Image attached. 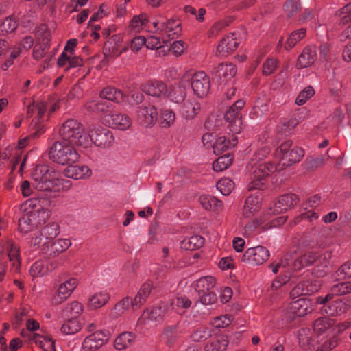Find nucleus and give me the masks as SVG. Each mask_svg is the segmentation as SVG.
<instances>
[{
  "label": "nucleus",
  "instance_id": "obj_26",
  "mask_svg": "<svg viewBox=\"0 0 351 351\" xmlns=\"http://www.w3.org/2000/svg\"><path fill=\"white\" fill-rule=\"evenodd\" d=\"M153 289L152 282L147 281L142 285L140 289L138 290L137 294L132 299L133 304V310L136 311L141 308V306L145 303L147 298L150 295L152 290Z\"/></svg>",
  "mask_w": 351,
  "mask_h": 351
},
{
  "label": "nucleus",
  "instance_id": "obj_24",
  "mask_svg": "<svg viewBox=\"0 0 351 351\" xmlns=\"http://www.w3.org/2000/svg\"><path fill=\"white\" fill-rule=\"evenodd\" d=\"M162 32L169 39H174L181 34V23L178 19L171 18L162 22Z\"/></svg>",
  "mask_w": 351,
  "mask_h": 351
},
{
  "label": "nucleus",
  "instance_id": "obj_17",
  "mask_svg": "<svg viewBox=\"0 0 351 351\" xmlns=\"http://www.w3.org/2000/svg\"><path fill=\"white\" fill-rule=\"evenodd\" d=\"M77 285L76 278H70L60 284L58 291L53 298V302L56 304H61L65 301L73 293Z\"/></svg>",
  "mask_w": 351,
  "mask_h": 351
},
{
  "label": "nucleus",
  "instance_id": "obj_51",
  "mask_svg": "<svg viewBox=\"0 0 351 351\" xmlns=\"http://www.w3.org/2000/svg\"><path fill=\"white\" fill-rule=\"evenodd\" d=\"M232 162V157L229 154H224L213 163V169L215 171L220 172L228 168Z\"/></svg>",
  "mask_w": 351,
  "mask_h": 351
},
{
  "label": "nucleus",
  "instance_id": "obj_39",
  "mask_svg": "<svg viewBox=\"0 0 351 351\" xmlns=\"http://www.w3.org/2000/svg\"><path fill=\"white\" fill-rule=\"evenodd\" d=\"M83 311L81 303L75 301L69 304L62 311V315L66 318L80 319V315Z\"/></svg>",
  "mask_w": 351,
  "mask_h": 351
},
{
  "label": "nucleus",
  "instance_id": "obj_62",
  "mask_svg": "<svg viewBox=\"0 0 351 351\" xmlns=\"http://www.w3.org/2000/svg\"><path fill=\"white\" fill-rule=\"evenodd\" d=\"M17 27V22L11 17L6 18L0 25V31L3 33H11Z\"/></svg>",
  "mask_w": 351,
  "mask_h": 351
},
{
  "label": "nucleus",
  "instance_id": "obj_34",
  "mask_svg": "<svg viewBox=\"0 0 351 351\" xmlns=\"http://www.w3.org/2000/svg\"><path fill=\"white\" fill-rule=\"evenodd\" d=\"M317 257V252H316L312 251L306 252L293 261L292 268L294 270H300L304 267L311 265L314 263L316 264Z\"/></svg>",
  "mask_w": 351,
  "mask_h": 351
},
{
  "label": "nucleus",
  "instance_id": "obj_28",
  "mask_svg": "<svg viewBox=\"0 0 351 351\" xmlns=\"http://www.w3.org/2000/svg\"><path fill=\"white\" fill-rule=\"evenodd\" d=\"M237 137L232 135L229 138L226 136L218 137L213 145V152L220 154L224 151L234 147L237 144Z\"/></svg>",
  "mask_w": 351,
  "mask_h": 351
},
{
  "label": "nucleus",
  "instance_id": "obj_59",
  "mask_svg": "<svg viewBox=\"0 0 351 351\" xmlns=\"http://www.w3.org/2000/svg\"><path fill=\"white\" fill-rule=\"evenodd\" d=\"M315 95V90L311 86L303 89L296 98L295 103L299 105H303L306 100L312 97Z\"/></svg>",
  "mask_w": 351,
  "mask_h": 351
},
{
  "label": "nucleus",
  "instance_id": "obj_29",
  "mask_svg": "<svg viewBox=\"0 0 351 351\" xmlns=\"http://www.w3.org/2000/svg\"><path fill=\"white\" fill-rule=\"evenodd\" d=\"M237 69L232 64L221 63L218 65L215 71V77L222 81L231 80L236 74Z\"/></svg>",
  "mask_w": 351,
  "mask_h": 351
},
{
  "label": "nucleus",
  "instance_id": "obj_50",
  "mask_svg": "<svg viewBox=\"0 0 351 351\" xmlns=\"http://www.w3.org/2000/svg\"><path fill=\"white\" fill-rule=\"evenodd\" d=\"M36 228L37 226L27 213L19 219L18 229L23 234H27Z\"/></svg>",
  "mask_w": 351,
  "mask_h": 351
},
{
  "label": "nucleus",
  "instance_id": "obj_49",
  "mask_svg": "<svg viewBox=\"0 0 351 351\" xmlns=\"http://www.w3.org/2000/svg\"><path fill=\"white\" fill-rule=\"evenodd\" d=\"M109 298V294L106 291L96 293L89 299V306L93 308H101L106 304Z\"/></svg>",
  "mask_w": 351,
  "mask_h": 351
},
{
  "label": "nucleus",
  "instance_id": "obj_30",
  "mask_svg": "<svg viewBox=\"0 0 351 351\" xmlns=\"http://www.w3.org/2000/svg\"><path fill=\"white\" fill-rule=\"evenodd\" d=\"M315 60V50L312 47H306L299 56L296 66L298 69L306 68L313 64Z\"/></svg>",
  "mask_w": 351,
  "mask_h": 351
},
{
  "label": "nucleus",
  "instance_id": "obj_57",
  "mask_svg": "<svg viewBox=\"0 0 351 351\" xmlns=\"http://www.w3.org/2000/svg\"><path fill=\"white\" fill-rule=\"evenodd\" d=\"M299 344L303 348H306L311 343V334L308 328H300L298 332Z\"/></svg>",
  "mask_w": 351,
  "mask_h": 351
},
{
  "label": "nucleus",
  "instance_id": "obj_2",
  "mask_svg": "<svg viewBox=\"0 0 351 351\" xmlns=\"http://www.w3.org/2000/svg\"><path fill=\"white\" fill-rule=\"evenodd\" d=\"M62 140L77 147L87 148L90 146L91 139L85 132L84 126L77 120L69 119L60 128Z\"/></svg>",
  "mask_w": 351,
  "mask_h": 351
},
{
  "label": "nucleus",
  "instance_id": "obj_36",
  "mask_svg": "<svg viewBox=\"0 0 351 351\" xmlns=\"http://www.w3.org/2000/svg\"><path fill=\"white\" fill-rule=\"evenodd\" d=\"M215 285V279L210 276H207L197 280L194 283V289L197 294H204L213 291Z\"/></svg>",
  "mask_w": 351,
  "mask_h": 351
},
{
  "label": "nucleus",
  "instance_id": "obj_42",
  "mask_svg": "<svg viewBox=\"0 0 351 351\" xmlns=\"http://www.w3.org/2000/svg\"><path fill=\"white\" fill-rule=\"evenodd\" d=\"M101 98L117 103L123 101V93L114 87H106L100 93Z\"/></svg>",
  "mask_w": 351,
  "mask_h": 351
},
{
  "label": "nucleus",
  "instance_id": "obj_19",
  "mask_svg": "<svg viewBox=\"0 0 351 351\" xmlns=\"http://www.w3.org/2000/svg\"><path fill=\"white\" fill-rule=\"evenodd\" d=\"M171 305L172 302L169 304L165 302H161L152 309L145 310L142 314V319L143 320L149 319L151 321L161 320L169 313Z\"/></svg>",
  "mask_w": 351,
  "mask_h": 351
},
{
  "label": "nucleus",
  "instance_id": "obj_38",
  "mask_svg": "<svg viewBox=\"0 0 351 351\" xmlns=\"http://www.w3.org/2000/svg\"><path fill=\"white\" fill-rule=\"evenodd\" d=\"M7 249L9 260L12 263V269L15 272L19 271L21 268L19 247L16 243L9 241Z\"/></svg>",
  "mask_w": 351,
  "mask_h": 351
},
{
  "label": "nucleus",
  "instance_id": "obj_52",
  "mask_svg": "<svg viewBox=\"0 0 351 351\" xmlns=\"http://www.w3.org/2000/svg\"><path fill=\"white\" fill-rule=\"evenodd\" d=\"M85 108L90 112H103L104 115L107 110H110L108 106L102 101L93 100L85 104Z\"/></svg>",
  "mask_w": 351,
  "mask_h": 351
},
{
  "label": "nucleus",
  "instance_id": "obj_53",
  "mask_svg": "<svg viewBox=\"0 0 351 351\" xmlns=\"http://www.w3.org/2000/svg\"><path fill=\"white\" fill-rule=\"evenodd\" d=\"M149 18L145 13L134 16L130 21V27L135 32H139L149 23Z\"/></svg>",
  "mask_w": 351,
  "mask_h": 351
},
{
  "label": "nucleus",
  "instance_id": "obj_32",
  "mask_svg": "<svg viewBox=\"0 0 351 351\" xmlns=\"http://www.w3.org/2000/svg\"><path fill=\"white\" fill-rule=\"evenodd\" d=\"M66 66L64 71H67L71 68H75L82 66L83 65V60L78 56L71 57L68 55L66 52H62L58 58L57 64L59 67Z\"/></svg>",
  "mask_w": 351,
  "mask_h": 351
},
{
  "label": "nucleus",
  "instance_id": "obj_41",
  "mask_svg": "<svg viewBox=\"0 0 351 351\" xmlns=\"http://www.w3.org/2000/svg\"><path fill=\"white\" fill-rule=\"evenodd\" d=\"M134 337V334L130 332L120 334L114 340V348L118 350L127 348L132 343Z\"/></svg>",
  "mask_w": 351,
  "mask_h": 351
},
{
  "label": "nucleus",
  "instance_id": "obj_61",
  "mask_svg": "<svg viewBox=\"0 0 351 351\" xmlns=\"http://www.w3.org/2000/svg\"><path fill=\"white\" fill-rule=\"evenodd\" d=\"M199 301L204 305H212L217 302V296L213 291L206 292L204 294H197Z\"/></svg>",
  "mask_w": 351,
  "mask_h": 351
},
{
  "label": "nucleus",
  "instance_id": "obj_45",
  "mask_svg": "<svg viewBox=\"0 0 351 351\" xmlns=\"http://www.w3.org/2000/svg\"><path fill=\"white\" fill-rule=\"evenodd\" d=\"M204 242V239L199 235H193L184 239L181 243L182 248L186 250H195L200 248Z\"/></svg>",
  "mask_w": 351,
  "mask_h": 351
},
{
  "label": "nucleus",
  "instance_id": "obj_33",
  "mask_svg": "<svg viewBox=\"0 0 351 351\" xmlns=\"http://www.w3.org/2000/svg\"><path fill=\"white\" fill-rule=\"evenodd\" d=\"M228 340L226 336L219 335L212 337L204 346V351H223L226 349Z\"/></svg>",
  "mask_w": 351,
  "mask_h": 351
},
{
  "label": "nucleus",
  "instance_id": "obj_5",
  "mask_svg": "<svg viewBox=\"0 0 351 351\" xmlns=\"http://www.w3.org/2000/svg\"><path fill=\"white\" fill-rule=\"evenodd\" d=\"M245 102L242 99L236 101L225 112L224 119L228 123V127L233 134H239L242 130L241 110Z\"/></svg>",
  "mask_w": 351,
  "mask_h": 351
},
{
  "label": "nucleus",
  "instance_id": "obj_23",
  "mask_svg": "<svg viewBox=\"0 0 351 351\" xmlns=\"http://www.w3.org/2000/svg\"><path fill=\"white\" fill-rule=\"evenodd\" d=\"M66 177L74 180L88 178L92 173L90 169L86 165H71L64 169Z\"/></svg>",
  "mask_w": 351,
  "mask_h": 351
},
{
  "label": "nucleus",
  "instance_id": "obj_60",
  "mask_svg": "<svg viewBox=\"0 0 351 351\" xmlns=\"http://www.w3.org/2000/svg\"><path fill=\"white\" fill-rule=\"evenodd\" d=\"M278 66V61L275 58H267L263 64V74L269 75L275 72Z\"/></svg>",
  "mask_w": 351,
  "mask_h": 351
},
{
  "label": "nucleus",
  "instance_id": "obj_21",
  "mask_svg": "<svg viewBox=\"0 0 351 351\" xmlns=\"http://www.w3.org/2000/svg\"><path fill=\"white\" fill-rule=\"evenodd\" d=\"M324 308L325 313L329 315H340L346 313L351 308V300L348 299H337L330 301Z\"/></svg>",
  "mask_w": 351,
  "mask_h": 351
},
{
  "label": "nucleus",
  "instance_id": "obj_54",
  "mask_svg": "<svg viewBox=\"0 0 351 351\" xmlns=\"http://www.w3.org/2000/svg\"><path fill=\"white\" fill-rule=\"evenodd\" d=\"M39 43L49 45L51 40V33L45 24H41L36 32Z\"/></svg>",
  "mask_w": 351,
  "mask_h": 351
},
{
  "label": "nucleus",
  "instance_id": "obj_9",
  "mask_svg": "<svg viewBox=\"0 0 351 351\" xmlns=\"http://www.w3.org/2000/svg\"><path fill=\"white\" fill-rule=\"evenodd\" d=\"M102 119L110 127L120 130H128L132 125L130 117L117 111L107 110L106 113L103 115Z\"/></svg>",
  "mask_w": 351,
  "mask_h": 351
},
{
  "label": "nucleus",
  "instance_id": "obj_20",
  "mask_svg": "<svg viewBox=\"0 0 351 351\" xmlns=\"http://www.w3.org/2000/svg\"><path fill=\"white\" fill-rule=\"evenodd\" d=\"M117 38V36H112L104 43L103 51L107 61L114 59L128 49L126 46L121 47L118 44Z\"/></svg>",
  "mask_w": 351,
  "mask_h": 351
},
{
  "label": "nucleus",
  "instance_id": "obj_15",
  "mask_svg": "<svg viewBox=\"0 0 351 351\" xmlns=\"http://www.w3.org/2000/svg\"><path fill=\"white\" fill-rule=\"evenodd\" d=\"M47 110V106L43 102L36 104V112L37 113L36 117L32 120L30 125L32 130V136L34 138H38L45 132V126L43 123L47 121L48 118H45V112Z\"/></svg>",
  "mask_w": 351,
  "mask_h": 351
},
{
  "label": "nucleus",
  "instance_id": "obj_35",
  "mask_svg": "<svg viewBox=\"0 0 351 351\" xmlns=\"http://www.w3.org/2000/svg\"><path fill=\"white\" fill-rule=\"evenodd\" d=\"M51 199L46 195H39L37 197H32L26 202L28 206L34 210H49Z\"/></svg>",
  "mask_w": 351,
  "mask_h": 351
},
{
  "label": "nucleus",
  "instance_id": "obj_63",
  "mask_svg": "<svg viewBox=\"0 0 351 351\" xmlns=\"http://www.w3.org/2000/svg\"><path fill=\"white\" fill-rule=\"evenodd\" d=\"M339 343L337 336H332L327 339L316 351H330L336 348Z\"/></svg>",
  "mask_w": 351,
  "mask_h": 351
},
{
  "label": "nucleus",
  "instance_id": "obj_4",
  "mask_svg": "<svg viewBox=\"0 0 351 351\" xmlns=\"http://www.w3.org/2000/svg\"><path fill=\"white\" fill-rule=\"evenodd\" d=\"M32 184L38 191H51L60 180L56 179L55 171L45 165H37L32 173Z\"/></svg>",
  "mask_w": 351,
  "mask_h": 351
},
{
  "label": "nucleus",
  "instance_id": "obj_46",
  "mask_svg": "<svg viewBox=\"0 0 351 351\" xmlns=\"http://www.w3.org/2000/svg\"><path fill=\"white\" fill-rule=\"evenodd\" d=\"M27 214L31 218L36 226L38 227V226L45 223L49 218L51 216V211L49 210H44L42 211L31 210L27 213Z\"/></svg>",
  "mask_w": 351,
  "mask_h": 351
},
{
  "label": "nucleus",
  "instance_id": "obj_31",
  "mask_svg": "<svg viewBox=\"0 0 351 351\" xmlns=\"http://www.w3.org/2000/svg\"><path fill=\"white\" fill-rule=\"evenodd\" d=\"M199 202L201 206L206 210H213L218 213L223 208V202L210 195H201L199 197Z\"/></svg>",
  "mask_w": 351,
  "mask_h": 351
},
{
  "label": "nucleus",
  "instance_id": "obj_16",
  "mask_svg": "<svg viewBox=\"0 0 351 351\" xmlns=\"http://www.w3.org/2000/svg\"><path fill=\"white\" fill-rule=\"evenodd\" d=\"M142 90L147 95L160 98L169 96L167 85L162 81L151 80L141 86Z\"/></svg>",
  "mask_w": 351,
  "mask_h": 351
},
{
  "label": "nucleus",
  "instance_id": "obj_56",
  "mask_svg": "<svg viewBox=\"0 0 351 351\" xmlns=\"http://www.w3.org/2000/svg\"><path fill=\"white\" fill-rule=\"evenodd\" d=\"M234 182L228 178L219 180L216 184L217 189L223 195H228L234 189Z\"/></svg>",
  "mask_w": 351,
  "mask_h": 351
},
{
  "label": "nucleus",
  "instance_id": "obj_8",
  "mask_svg": "<svg viewBox=\"0 0 351 351\" xmlns=\"http://www.w3.org/2000/svg\"><path fill=\"white\" fill-rule=\"evenodd\" d=\"M269 257V250L263 246L258 245L248 248L241 256V260L246 264L260 265L265 263Z\"/></svg>",
  "mask_w": 351,
  "mask_h": 351
},
{
  "label": "nucleus",
  "instance_id": "obj_44",
  "mask_svg": "<svg viewBox=\"0 0 351 351\" xmlns=\"http://www.w3.org/2000/svg\"><path fill=\"white\" fill-rule=\"evenodd\" d=\"M60 233L59 225L57 223H50L44 226L40 231V236L45 238V240L52 241Z\"/></svg>",
  "mask_w": 351,
  "mask_h": 351
},
{
  "label": "nucleus",
  "instance_id": "obj_47",
  "mask_svg": "<svg viewBox=\"0 0 351 351\" xmlns=\"http://www.w3.org/2000/svg\"><path fill=\"white\" fill-rule=\"evenodd\" d=\"M334 324V321L329 317H319L314 322L313 330L318 334H322L330 329Z\"/></svg>",
  "mask_w": 351,
  "mask_h": 351
},
{
  "label": "nucleus",
  "instance_id": "obj_6",
  "mask_svg": "<svg viewBox=\"0 0 351 351\" xmlns=\"http://www.w3.org/2000/svg\"><path fill=\"white\" fill-rule=\"evenodd\" d=\"M88 136L91 139L90 145L94 143L96 146L103 148L111 146L114 140L111 131L96 125L89 126Z\"/></svg>",
  "mask_w": 351,
  "mask_h": 351
},
{
  "label": "nucleus",
  "instance_id": "obj_64",
  "mask_svg": "<svg viewBox=\"0 0 351 351\" xmlns=\"http://www.w3.org/2000/svg\"><path fill=\"white\" fill-rule=\"evenodd\" d=\"M337 15L341 17V22L343 24L351 22V2L339 10Z\"/></svg>",
  "mask_w": 351,
  "mask_h": 351
},
{
  "label": "nucleus",
  "instance_id": "obj_12",
  "mask_svg": "<svg viewBox=\"0 0 351 351\" xmlns=\"http://www.w3.org/2000/svg\"><path fill=\"white\" fill-rule=\"evenodd\" d=\"M191 88L198 97H206L210 88V77L204 71H199L191 77Z\"/></svg>",
  "mask_w": 351,
  "mask_h": 351
},
{
  "label": "nucleus",
  "instance_id": "obj_11",
  "mask_svg": "<svg viewBox=\"0 0 351 351\" xmlns=\"http://www.w3.org/2000/svg\"><path fill=\"white\" fill-rule=\"evenodd\" d=\"M110 336V332L106 330L94 332L84 339L82 348L85 351H95L107 343Z\"/></svg>",
  "mask_w": 351,
  "mask_h": 351
},
{
  "label": "nucleus",
  "instance_id": "obj_14",
  "mask_svg": "<svg viewBox=\"0 0 351 351\" xmlns=\"http://www.w3.org/2000/svg\"><path fill=\"white\" fill-rule=\"evenodd\" d=\"M351 293V281L339 282L332 285L328 293L325 296H319L316 298V302L319 304L327 305L335 296H341Z\"/></svg>",
  "mask_w": 351,
  "mask_h": 351
},
{
  "label": "nucleus",
  "instance_id": "obj_13",
  "mask_svg": "<svg viewBox=\"0 0 351 351\" xmlns=\"http://www.w3.org/2000/svg\"><path fill=\"white\" fill-rule=\"evenodd\" d=\"M158 111L154 106L147 104L138 108L137 121L144 128L152 127L158 119Z\"/></svg>",
  "mask_w": 351,
  "mask_h": 351
},
{
  "label": "nucleus",
  "instance_id": "obj_40",
  "mask_svg": "<svg viewBox=\"0 0 351 351\" xmlns=\"http://www.w3.org/2000/svg\"><path fill=\"white\" fill-rule=\"evenodd\" d=\"M134 302L130 297H125L117 302L112 310L113 317H118L124 314L130 306L133 308Z\"/></svg>",
  "mask_w": 351,
  "mask_h": 351
},
{
  "label": "nucleus",
  "instance_id": "obj_25",
  "mask_svg": "<svg viewBox=\"0 0 351 351\" xmlns=\"http://www.w3.org/2000/svg\"><path fill=\"white\" fill-rule=\"evenodd\" d=\"M318 290L316 285L310 280H304L298 283L290 291V295L295 298L300 295H311Z\"/></svg>",
  "mask_w": 351,
  "mask_h": 351
},
{
  "label": "nucleus",
  "instance_id": "obj_10",
  "mask_svg": "<svg viewBox=\"0 0 351 351\" xmlns=\"http://www.w3.org/2000/svg\"><path fill=\"white\" fill-rule=\"evenodd\" d=\"M71 245L67 239H59L54 241H45L42 245L41 252L46 258L56 257L66 251Z\"/></svg>",
  "mask_w": 351,
  "mask_h": 351
},
{
  "label": "nucleus",
  "instance_id": "obj_1",
  "mask_svg": "<svg viewBox=\"0 0 351 351\" xmlns=\"http://www.w3.org/2000/svg\"><path fill=\"white\" fill-rule=\"evenodd\" d=\"M291 141H286L276 149V155L280 156V163L274 165L270 162L259 164L255 167L252 181L248 184V189L263 190L265 188V182L268 176L274 171H280L285 167L299 162L304 157V152L301 147H292Z\"/></svg>",
  "mask_w": 351,
  "mask_h": 351
},
{
  "label": "nucleus",
  "instance_id": "obj_7",
  "mask_svg": "<svg viewBox=\"0 0 351 351\" xmlns=\"http://www.w3.org/2000/svg\"><path fill=\"white\" fill-rule=\"evenodd\" d=\"M313 311L311 301L305 298H299L291 302L285 312L286 319L289 322L293 321L297 317L304 316Z\"/></svg>",
  "mask_w": 351,
  "mask_h": 351
},
{
  "label": "nucleus",
  "instance_id": "obj_48",
  "mask_svg": "<svg viewBox=\"0 0 351 351\" xmlns=\"http://www.w3.org/2000/svg\"><path fill=\"white\" fill-rule=\"evenodd\" d=\"M306 35V29L301 28L297 31L293 32L285 43V49L289 50L294 47L298 42L304 38Z\"/></svg>",
  "mask_w": 351,
  "mask_h": 351
},
{
  "label": "nucleus",
  "instance_id": "obj_27",
  "mask_svg": "<svg viewBox=\"0 0 351 351\" xmlns=\"http://www.w3.org/2000/svg\"><path fill=\"white\" fill-rule=\"evenodd\" d=\"M201 110V106L193 98H189L184 101L180 112L182 115L186 119H193Z\"/></svg>",
  "mask_w": 351,
  "mask_h": 351
},
{
  "label": "nucleus",
  "instance_id": "obj_18",
  "mask_svg": "<svg viewBox=\"0 0 351 351\" xmlns=\"http://www.w3.org/2000/svg\"><path fill=\"white\" fill-rule=\"evenodd\" d=\"M299 198L295 194H285L280 196L269 210L272 214H279L293 207L298 204Z\"/></svg>",
  "mask_w": 351,
  "mask_h": 351
},
{
  "label": "nucleus",
  "instance_id": "obj_43",
  "mask_svg": "<svg viewBox=\"0 0 351 351\" xmlns=\"http://www.w3.org/2000/svg\"><path fill=\"white\" fill-rule=\"evenodd\" d=\"M82 328V323L80 319L66 318L61 327V332L66 335L77 333Z\"/></svg>",
  "mask_w": 351,
  "mask_h": 351
},
{
  "label": "nucleus",
  "instance_id": "obj_37",
  "mask_svg": "<svg viewBox=\"0 0 351 351\" xmlns=\"http://www.w3.org/2000/svg\"><path fill=\"white\" fill-rule=\"evenodd\" d=\"M261 205V198L258 195H250L245 202L243 215L250 217L254 213L259 210Z\"/></svg>",
  "mask_w": 351,
  "mask_h": 351
},
{
  "label": "nucleus",
  "instance_id": "obj_55",
  "mask_svg": "<svg viewBox=\"0 0 351 351\" xmlns=\"http://www.w3.org/2000/svg\"><path fill=\"white\" fill-rule=\"evenodd\" d=\"M160 125L162 128H168L171 126L176 120L175 113L169 109H165L161 112Z\"/></svg>",
  "mask_w": 351,
  "mask_h": 351
},
{
  "label": "nucleus",
  "instance_id": "obj_3",
  "mask_svg": "<svg viewBox=\"0 0 351 351\" xmlns=\"http://www.w3.org/2000/svg\"><path fill=\"white\" fill-rule=\"evenodd\" d=\"M74 146L63 140L56 141L49 148V158L53 162L62 165L75 163L79 160L80 155Z\"/></svg>",
  "mask_w": 351,
  "mask_h": 351
},
{
  "label": "nucleus",
  "instance_id": "obj_22",
  "mask_svg": "<svg viewBox=\"0 0 351 351\" xmlns=\"http://www.w3.org/2000/svg\"><path fill=\"white\" fill-rule=\"evenodd\" d=\"M239 42L237 40L235 34L232 33L226 36L220 41L217 47L216 55L219 56H226L228 54L235 51Z\"/></svg>",
  "mask_w": 351,
  "mask_h": 351
},
{
  "label": "nucleus",
  "instance_id": "obj_58",
  "mask_svg": "<svg viewBox=\"0 0 351 351\" xmlns=\"http://www.w3.org/2000/svg\"><path fill=\"white\" fill-rule=\"evenodd\" d=\"M37 337H40V336L35 334L33 339L38 344L39 347L41 348L43 351H56L55 343L51 338L47 337H41L43 340H38L37 339Z\"/></svg>",
  "mask_w": 351,
  "mask_h": 351
}]
</instances>
